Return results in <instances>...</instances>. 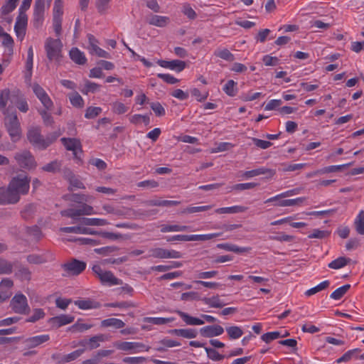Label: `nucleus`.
Instances as JSON below:
<instances>
[{
    "instance_id": "1",
    "label": "nucleus",
    "mask_w": 364,
    "mask_h": 364,
    "mask_svg": "<svg viewBox=\"0 0 364 364\" xmlns=\"http://www.w3.org/2000/svg\"><path fill=\"white\" fill-rule=\"evenodd\" d=\"M9 102L10 104L4 112V124L12 141H16L21 137V130L14 106L23 113L28 111L29 106L26 98L19 90H14L11 92L9 90L1 91V108L8 105Z\"/></svg>"
},
{
    "instance_id": "2",
    "label": "nucleus",
    "mask_w": 364,
    "mask_h": 364,
    "mask_svg": "<svg viewBox=\"0 0 364 364\" xmlns=\"http://www.w3.org/2000/svg\"><path fill=\"white\" fill-rule=\"evenodd\" d=\"M31 178L25 174H19L14 177L7 189L1 192V205L14 204L19 201L21 195L28 193Z\"/></svg>"
},
{
    "instance_id": "3",
    "label": "nucleus",
    "mask_w": 364,
    "mask_h": 364,
    "mask_svg": "<svg viewBox=\"0 0 364 364\" xmlns=\"http://www.w3.org/2000/svg\"><path fill=\"white\" fill-rule=\"evenodd\" d=\"M65 198L68 200L78 203L79 205L75 208H71L62 210L60 212L62 216L76 220L78 217L82 215H91L97 214L92 206L85 203L88 200V197L86 195L73 193L67 195L65 196Z\"/></svg>"
},
{
    "instance_id": "4",
    "label": "nucleus",
    "mask_w": 364,
    "mask_h": 364,
    "mask_svg": "<svg viewBox=\"0 0 364 364\" xmlns=\"http://www.w3.org/2000/svg\"><path fill=\"white\" fill-rule=\"evenodd\" d=\"M61 134L60 132H55L48 134L46 138L41 135L40 127H31L28 129L27 138L31 144L38 149H46L53 144Z\"/></svg>"
},
{
    "instance_id": "5",
    "label": "nucleus",
    "mask_w": 364,
    "mask_h": 364,
    "mask_svg": "<svg viewBox=\"0 0 364 364\" xmlns=\"http://www.w3.org/2000/svg\"><path fill=\"white\" fill-rule=\"evenodd\" d=\"M32 0H23L14 25V31L18 39L22 41L26 35L28 25L26 11L29 9Z\"/></svg>"
},
{
    "instance_id": "6",
    "label": "nucleus",
    "mask_w": 364,
    "mask_h": 364,
    "mask_svg": "<svg viewBox=\"0 0 364 364\" xmlns=\"http://www.w3.org/2000/svg\"><path fill=\"white\" fill-rule=\"evenodd\" d=\"M93 272L103 285L109 287L122 284V281L117 278L111 271L104 270L100 265L95 264L92 267Z\"/></svg>"
},
{
    "instance_id": "7",
    "label": "nucleus",
    "mask_w": 364,
    "mask_h": 364,
    "mask_svg": "<svg viewBox=\"0 0 364 364\" xmlns=\"http://www.w3.org/2000/svg\"><path fill=\"white\" fill-rule=\"evenodd\" d=\"M63 44L61 41L48 38L45 42V50L50 61L58 60L61 55Z\"/></svg>"
},
{
    "instance_id": "8",
    "label": "nucleus",
    "mask_w": 364,
    "mask_h": 364,
    "mask_svg": "<svg viewBox=\"0 0 364 364\" xmlns=\"http://www.w3.org/2000/svg\"><path fill=\"white\" fill-rule=\"evenodd\" d=\"M14 40L11 36L6 33L1 32V45L4 47V58L1 62V70L3 67L7 66L9 63L14 53Z\"/></svg>"
},
{
    "instance_id": "9",
    "label": "nucleus",
    "mask_w": 364,
    "mask_h": 364,
    "mask_svg": "<svg viewBox=\"0 0 364 364\" xmlns=\"http://www.w3.org/2000/svg\"><path fill=\"white\" fill-rule=\"evenodd\" d=\"M114 346L118 350L129 352L130 353L148 352L150 349L149 346H147L140 342L119 341L115 343Z\"/></svg>"
},
{
    "instance_id": "10",
    "label": "nucleus",
    "mask_w": 364,
    "mask_h": 364,
    "mask_svg": "<svg viewBox=\"0 0 364 364\" xmlns=\"http://www.w3.org/2000/svg\"><path fill=\"white\" fill-rule=\"evenodd\" d=\"M10 306L15 313L20 314H26L30 311L27 298L22 293H18L12 298Z\"/></svg>"
},
{
    "instance_id": "11",
    "label": "nucleus",
    "mask_w": 364,
    "mask_h": 364,
    "mask_svg": "<svg viewBox=\"0 0 364 364\" xmlns=\"http://www.w3.org/2000/svg\"><path fill=\"white\" fill-rule=\"evenodd\" d=\"M15 159L20 167L27 170L35 168L37 166L34 156L27 150L16 153Z\"/></svg>"
},
{
    "instance_id": "12",
    "label": "nucleus",
    "mask_w": 364,
    "mask_h": 364,
    "mask_svg": "<svg viewBox=\"0 0 364 364\" xmlns=\"http://www.w3.org/2000/svg\"><path fill=\"white\" fill-rule=\"evenodd\" d=\"M87 264L76 259H72L62 265L63 269L68 275H79L86 268Z\"/></svg>"
},
{
    "instance_id": "13",
    "label": "nucleus",
    "mask_w": 364,
    "mask_h": 364,
    "mask_svg": "<svg viewBox=\"0 0 364 364\" xmlns=\"http://www.w3.org/2000/svg\"><path fill=\"white\" fill-rule=\"evenodd\" d=\"M150 255L153 257L160 259H179L182 257L181 252L178 251L174 250H166L160 247L151 249L150 250Z\"/></svg>"
},
{
    "instance_id": "14",
    "label": "nucleus",
    "mask_w": 364,
    "mask_h": 364,
    "mask_svg": "<svg viewBox=\"0 0 364 364\" xmlns=\"http://www.w3.org/2000/svg\"><path fill=\"white\" fill-rule=\"evenodd\" d=\"M60 140L67 150L73 151L75 158H80V154H82V146L79 139L75 138L63 137Z\"/></svg>"
},
{
    "instance_id": "15",
    "label": "nucleus",
    "mask_w": 364,
    "mask_h": 364,
    "mask_svg": "<svg viewBox=\"0 0 364 364\" xmlns=\"http://www.w3.org/2000/svg\"><path fill=\"white\" fill-rule=\"evenodd\" d=\"M45 5L43 0H36L33 6V22L36 28H38L43 24L44 19Z\"/></svg>"
},
{
    "instance_id": "16",
    "label": "nucleus",
    "mask_w": 364,
    "mask_h": 364,
    "mask_svg": "<svg viewBox=\"0 0 364 364\" xmlns=\"http://www.w3.org/2000/svg\"><path fill=\"white\" fill-rule=\"evenodd\" d=\"M157 64L166 69H169L171 70L176 71L177 73H180L183 71L186 68V63L184 61L180 60H159L157 61Z\"/></svg>"
},
{
    "instance_id": "17",
    "label": "nucleus",
    "mask_w": 364,
    "mask_h": 364,
    "mask_svg": "<svg viewBox=\"0 0 364 364\" xmlns=\"http://www.w3.org/2000/svg\"><path fill=\"white\" fill-rule=\"evenodd\" d=\"M85 349H77L66 355L59 353L53 354L52 358L57 360L59 363H65L73 361L78 358L83 353Z\"/></svg>"
},
{
    "instance_id": "18",
    "label": "nucleus",
    "mask_w": 364,
    "mask_h": 364,
    "mask_svg": "<svg viewBox=\"0 0 364 364\" xmlns=\"http://www.w3.org/2000/svg\"><path fill=\"white\" fill-rule=\"evenodd\" d=\"M224 328L219 325L206 326L200 329L202 336L212 338L220 336L223 333Z\"/></svg>"
},
{
    "instance_id": "19",
    "label": "nucleus",
    "mask_w": 364,
    "mask_h": 364,
    "mask_svg": "<svg viewBox=\"0 0 364 364\" xmlns=\"http://www.w3.org/2000/svg\"><path fill=\"white\" fill-rule=\"evenodd\" d=\"M65 177L68 179L70 183L68 189L73 191L74 189H85V186L84 183L80 180V178L75 176L72 171L67 170L64 173Z\"/></svg>"
},
{
    "instance_id": "20",
    "label": "nucleus",
    "mask_w": 364,
    "mask_h": 364,
    "mask_svg": "<svg viewBox=\"0 0 364 364\" xmlns=\"http://www.w3.org/2000/svg\"><path fill=\"white\" fill-rule=\"evenodd\" d=\"M176 313L180 316L186 324L189 326H200L204 324V321L200 318L193 317L188 314L177 310Z\"/></svg>"
},
{
    "instance_id": "21",
    "label": "nucleus",
    "mask_w": 364,
    "mask_h": 364,
    "mask_svg": "<svg viewBox=\"0 0 364 364\" xmlns=\"http://www.w3.org/2000/svg\"><path fill=\"white\" fill-rule=\"evenodd\" d=\"M170 334L183 337L185 338H194L197 336L198 332L194 328H175L168 331Z\"/></svg>"
},
{
    "instance_id": "22",
    "label": "nucleus",
    "mask_w": 364,
    "mask_h": 364,
    "mask_svg": "<svg viewBox=\"0 0 364 364\" xmlns=\"http://www.w3.org/2000/svg\"><path fill=\"white\" fill-rule=\"evenodd\" d=\"M50 340V336L48 334L38 335L28 338L26 340V344L29 348H36L42 343H44Z\"/></svg>"
},
{
    "instance_id": "23",
    "label": "nucleus",
    "mask_w": 364,
    "mask_h": 364,
    "mask_svg": "<svg viewBox=\"0 0 364 364\" xmlns=\"http://www.w3.org/2000/svg\"><path fill=\"white\" fill-rule=\"evenodd\" d=\"M60 230L61 232L68 233L97 235L96 230L89 228H84L80 226L64 227L61 228Z\"/></svg>"
},
{
    "instance_id": "24",
    "label": "nucleus",
    "mask_w": 364,
    "mask_h": 364,
    "mask_svg": "<svg viewBox=\"0 0 364 364\" xmlns=\"http://www.w3.org/2000/svg\"><path fill=\"white\" fill-rule=\"evenodd\" d=\"M144 203L149 206H161V207H168V206H173L179 205L180 201L177 200H163L161 198H152L148 200H146Z\"/></svg>"
},
{
    "instance_id": "25",
    "label": "nucleus",
    "mask_w": 364,
    "mask_h": 364,
    "mask_svg": "<svg viewBox=\"0 0 364 364\" xmlns=\"http://www.w3.org/2000/svg\"><path fill=\"white\" fill-rule=\"evenodd\" d=\"M14 282L11 279H1V301L9 299L12 295Z\"/></svg>"
},
{
    "instance_id": "26",
    "label": "nucleus",
    "mask_w": 364,
    "mask_h": 364,
    "mask_svg": "<svg viewBox=\"0 0 364 364\" xmlns=\"http://www.w3.org/2000/svg\"><path fill=\"white\" fill-rule=\"evenodd\" d=\"M150 25L157 27H165L170 23V18L166 16L152 15L149 19Z\"/></svg>"
},
{
    "instance_id": "27",
    "label": "nucleus",
    "mask_w": 364,
    "mask_h": 364,
    "mask_svg": "<svg viewBox=\"0 0 364 364\" xmlns=\"http://www.w3.org/2000/svg\"><path fill=\"white\" fill-rule=\"evenodd\" d=\"M201 301L211 308H222L226 304L220 299L219 295H214L210 297H203Z\"/></svg>"
},
{
    "instance_id": "28",
    "label": "nucleus",
    "mask_w": 364,
    "mask_h": 364,
    "mask_svg": "<svg viewBox=\"0 0 364 364\" xmlns=\"http://www.w3.org/2000/svg\"><path fill=\"white\" fill-rule=\"evenodd\" d=\"M100 325L102 328L112 327L115 329H119L124 327L125 323L119 318H109L102 320Z\"/></svg>"
},
{
    "instance_id": "29",
    "label": "nucleus",
    "mask_w": 364,
    "mask_h": 364,
    "mask_svg": "<svg viewBox=\"0 0 364 364\" xmlns=\"http://www.w3.org/2000/svg\"><path fill=\"white\" fill-rule=\"evenodd\" d=\"M218 247L219 249L225 250L226 251L232 252L237 254L247 252L250 250V247H239L236 245L231 243L218 244Z\"/></svg>"
},
{
    "instance_id": "30",
    "label": "nucleus",
    "mask_w": 364,
    "mask_h": 364,
    "mask_svg": "<svg viewBox=\"0 0 364 364\" xmlns=\"http://www.w3.org/2000/svg\"><path fill=\"white\" fill-rule=\"evenodd\" d=\"M69 55L71 60L78 65H84L87 61L84 53L80 51L77 48H73L70 50Z\"/></svg>"
},
{
    "instance_id": "31",
    "label": "nucleus",
    "mask_w": 364,
    "mask_h": 364,
    "mask_svg": "<svg viewBox=\"0 0 364 364\" xmlns=\"http://www.w3.org/2000/svg\"><path fill=\"white\" fill-rule=\"evenodd\" d=\"M247 209V207L242 205H233L230 207L219 208L215 210V213L218 214H234L243 213Z\"/></svg>"
},
{
    "instance_id": "32",
    "label": "nucleus",
    "mask_w": 364,
    "mask_h": 364,
    "mask_svg": "<svg viewBox=\"0 0 364 364\" xmlns=\"http://www.w3.org/2000/svg\"><path fill=\"white\" fill-rule=\"evenodd\" d=\"M75 306L82 310L97 309L100 304L91 299H79L74 301Z\"/></svg>"
},
{
    "instance_id": "33",
    "label": "nucleus",
    "mask_w": 364,
    "mask_h": 364,
    "mask_svg": "<svg viewBox=\"0 0 364 364\" xmlns=\"http://www.w3.org/2000/svg\"><path fill=\"white\" fill-rule=\"evenodd\" d=\"M80 222L87 226H105L109 224L106 219L96 218H82Z\"/></svg>"
},
{
    "instance_id": "34",
    "label": "nucleus",
    "mask_w": 364,
    "mask_h": 364,
    "mask_svg": "<svg viewBox=\"0 0 364 364\" xmlns=\"http://www.w3.org/2000/svg\"><path fill=\"white\" fill-rule=\"evenodd\" d=\"M48 254L45 253L42 255H38V254H32L29 255L27 257V261L30 264H41L43 263H45L48 262Z\"/></svg>"
},
{
    "instance_id": "35",
    "label": "nucleus",
    "mask_w": 364,
    "mask_h": 364,
    "mask_svg": "<svg viewBox=\"0 0 364 364\" xmlns=\"http://www.w3.org/2000/svg\"><path fill=\"white\" fill-rule=\"evenodd\" d=\"M225 331L230 339L236 340L240 338L244 333L242 328L237 326L226 327Z\"/></svg>"
},
{
    "instance_id": "36",
    "label": "nucleus",
    "mask_w": 364,
    "mask_h": 364,
    "mask_svg": "<svg viewBox=\"0 0 364 364\" xmlns=\"http://www.w3.org/2000/svg\"><path fill=\"white\" fill-rule=\"evenodd\" d=\"M129 122L135 125L144 123L147 126L150 123V117L149 114H135L129 117Z\"/></svg>"
},
{
    "instance_id": "37",
    "label": "nucleus",
    "mask_w": 364,
    "mask_h": 364,
    "mask_svg": "<svg viewBox=\"0 0 364 364\" xmlns=\"http://www.w3.org/2000/svg\"><path fill=\"white\" fill-rule=\"evenodd\" d=\"M33 49L32 46H30L27 51V60L26 62V69L27 70V73L26 74V77L29 79L31 77L32 75V69L33 64Z\"/></svg>"
},
{
    "instance_id": "38",
    "label": "nucleus",
    "mask_w": 364,
    "mask_h": 364,
    "mask_svg": "<svg viewBox=\"0 0 364 364\" xmlns=\"http://www.w3.org/2000/svg\"><path fill=\"white\" fill-rule=\"evenodd\" d=\"M356 232L360 235H364V210H360L354 220Z\"/></svg>"
},
{
    "instance_id": "39",
    "label": "nucleus",
    "mask_w": 364,
    "mask_h": 364,
    "mask_svg": "<svg viewBox=\"0 0 364 364\" xmlns=\"http://www.w3.org/2000/svg\"><path fill=\"white\" fill-rule=\"evenodd\" d=\"M224 92L230 96L235 97L237 93V82L233 80H229L223 87Z\"/></svg>"
},
{
    "instance_id": "40",
    "label": "nucleus",
    "mask_w": 364,
    "mask_h": 364,
    "mask_svg": "<svg viewBox=\"0 0 364 364\" xmlns=\"http://www.w3.org/2000/svg\"><path fill=\"white\" fill-rule=\"evenodd\" d=\"M306 200L305 197H299L294 199H286L279 201L277 203H274V205L279 207H288L299 205Z\"/></svg>"
},
{
    "instance_id": "41",
    "label": "nucleus",
    "mask_w": 364,
    "mask_h": 364,
    "mask_svg": "<svg viewBox=\"0 0 364 364\" xmlns=\"http://www.w3.org/2000/svg\"><path fill=\"white\" fill-rule=\"evenodd\" d=\"M330 285V282L328 280H324L319 283L318 285L308 289L305 292V295L307 296H311L319 291H321L326 288H328Z\"/></svg>"
},
{
    "instance_id": "42",
    "label": "nucleus",
    "mask_w": 364,
    "mask_h": 364,
    "mask_svg": "<svg viewBox=\"0 0 364 364\" xmlns=\"http://www.w3.org/2000/svg\"><path fill=\"white\" fill-rule=\"evenodd\" d=\"M174 321V318L146 317L144 321L153 325H164Z\"/></svg>"
},
{
    "instance_id": "43",
    "label": "nucleus",
    "mask_w": 364,
    "mask_h": 364,
    "mask_svg": "<svg viewBox=\"0 0 364 364\" xmlns=\"http://www.w3.org/2000/svg\"><path fill=\"white\" fill-rule=\"evenodd\" d=\"M111 107L112 112L116 114H123L129 110V107L119 101L113 102Z\"/></svg>"
},
{
    "instance_id": "44",
    "label": "nucleus",
    "mask_w": 364,
    "mask_h": 364,
    "mask_svg": "<svg viewBox=\"0 0 364 364\" xmlns=\"http://www.w3.org/2000/svg\"><path fill=\"white\" fill-rule=\"evenodd\" d=\"M350 288V284H345L334 290L330 295L331 299L334 300L341 299Z\"/></svg>"
},
{
    "instance_id": "45",
    "label": "nucleus",
    "mask_w": 364,
    "mask_h": 364,
    "mask_svg": "<svg viewBox=\"0 0 364 364\" xmlns=\"http://www.w3.org/2000/svg\"><path fill=\"white\" fill-rule=\"evenodd\" d=\"M267 171L268 170L265 168H259L251 171H244L240 176L243 178L249 179L255 176L265 174L267 173Z\"/></svg>"
},
{
    "instance_id": "46",
    "label": "nucleus",
    "mask_w": 364,
    "mask_h": 364,
    "mask_svg": "<svg viewBox=\"0 0 364 364\" xmlns=\"http://www.w3.org/2000/svg\"><path fill=\"white\" fill-rule=\"evenodd\" d=\"M349 261H350V259H347L344 257H340L333 260L332 262H331L328 264V267L331 269H339L341 268L344 267L346 265H347V264L348 263Z\"/></svg>"
},
{
    "instance_id": "47",
    "label": "nucleus",
    "mask_w": 364,
    "mask_h": 364,
    "mask_svg": "<svg viewBox=\"0 0 364 364\" xmlns=\"http://www.w3.org/2000/svg\"><path fill=\"white\" fill-rule=\"evenodd\" d=\"M54 323L58 326H65L72 323L74 321V316L66 314H61L58 316L53 318Z\"/></svg>"
},
{
    "instance_id": "48",
    "label": "nucleus",
    "mask_w": 364,
    "mask_h": 364,
    "mask_svg": "<svg viewBox=\"0 0 364 364\" xmlns=\"http://www.w3.org/2000/svg\"><path fill=\"white\" fill-rule=\"evenodd\" d=\"M100 85L95 83V82H91V81H89V80H86L85 82V85H84V87L83 89L81 90V92L84 94V95H87L88 93L91 92V93H95L97 92H98L100 89Z\"/></svg>"
},
{
    "instance_id": "49",
    "label": "nucleus",
    "mask_w": 364,
    "mask_h": 364,
    "mask_svg": "<svg viewBox=\"0 0 364 364\" xmlns=\"http://www.w3.org/2000/svg\"><path fill=\"white\" fill-rule=\"evenodd\" d=\"M105 340V336L103 334L94 336L88 339V349L92 350L98 348L100 346V342Z\"/></svg>"
},
{
    "instance_id": "50",
    "label": "nucleus",
    "mask_w": 364,
    "mask_h": 364,
    "mask_svg": "<svg viewBox=\"0 0 364 364\" xmlns=\"http://www.w3.org/2000/svg\"><path fill=\"white\" fill-rule=\"evenodd\" d=\"M15 275L21 281H29L31 277V272L28 267L21 266Z\"/></svg>"
},
{
    "instance_id": "51",
    "label": "nucleus",
    "mask_w": 364,
    "mask_h": 364,
    "mask_svg": "<svg viewBox=\"0 0 364 364\" xmlns=\"http://www.w3.org/2000/svg\"><path fill=\"white\" fill-rule=\"evenodd\" d=\"M343 166L344 165L328 166H326V167H324L323 168L316 171L314 173L309 174L308 176L310 177L311 176L317 175V174H324V173H332V172H336V171H340Z\"/></svg>"
},
{
    "instance_id": "52",
    "label": "nucleus",
    "mask_w": 364,
    "mask_h": 364,
    "mask_svg": "<svg viewBox=\"0 0 364 364\" xmlns=\"http://www.w3.org/2000/svg\"><path fill=\"white\" fill-rule=\"evenodd\" d=\"M69 100L73 107L82 108L84 106L83 98L76 92L69 95Z\"/></svg>"
},
{
    "instance_id": "53",
    "label": "nucleus",
    "mask_w": 364,
    "mask_h": 364,
    "mask_svg": "<svg viewBox=\"0 0 364 364\" xmlns=\"http://www.w3.org/2000/svg\"><path fill=\"white\" fill-rule=\"evenodd\" d=\"M215 55L227 61H233L235 57L230 51L226 48L218 49L215 51Z\"/></svg>"
},
{
    "instance_id": "54",
    "label": "nucleus",
    "mask_w": 364,
    "mask_h": 364,
    "mask_svg": "<svg viewBox=\"0 0 364 364\" xmlns=\"http://www.w3.org/2000/svg\"><path fill=\"white\" fill-rule=\"evenodd\" d=\"M287 334L282 335L279 331H272L264 333L261 338L266 343H269L274 340H276L281 337H284Z\"/></svg>"
},
{
    "instance_id": "55",
    "label": "nucleus",
    "mask_w": 364,
    "mask_h": 364,
    "mask_svg": "<svg viewBox=\"0 0 364 364\" xmlns=\"http://www.w3.org/2000/svg\"><path fill=\"white\" fill-rule=\"evenodd\" d=\"M220 235V233H209L204 235H190V241H205L213 239Z\"/></svg>"
},
{
    "instance_id": "56",
    "label": "nucleus",
    "mask_w": 364,
    "mask_h": 364,
    "mask_svg": "<svg viewBox=\"0 0 364 364\" xmlns=\"http://www.w3.org/2000/svg\"><path fill=\"white\" fill-rule=\"evenodd\" d=\"M331 234L328 230L314 229L312 232L308 235L309 239H324L328 237Z\"/></svg>"
},
{
    "instance_id": "57",
    "label": "nucleus",
    "mask_w": 364,
    "mask_h": 364,
    "mask_svg": "<svg viewBox=\"0 0 364 364\" xmlns=\"http://www.w3.org/2000/svg\"><path fill=\"white\" fill-rule=\"evenodd\" d=\"M102 110L100 107H88L85 110V117L89 119H94L102 112Z\"/></svg>"
},
{
    "instance_id": "58",
    "label": "nucleus",
    "mask_w": 364,
    "mask_h": 364,
    "mask_svg": "<svg viewBox=\"0 0 364 364\" xmlns=\"http://www.w3.org/2000/svg\"><path fill=\"white\" fill-rule=\"evenodd\" d=\"M112 0H96L95 6L99 13L105 14L109 9V3Z\"/></svg>"
},
{
    "instance_id": "59",
    "label": "nucleus",
    "mask_w": 364,
    "mask_h": 364,
    "mask_svg": "<svg viewBox=\"0 0 364 364\" xmlns=\"http://www.w3.org/2000/svg\"><path fill=\"white\" fill-rule=\"evenodd\" d=\"M208 358L214 361H219L224 358V356L220 354L216 350L211 348L204 347Z\"/></svg>"
},
{
    "instance_id": "60",
    "label": "nucleus",
    "mask_w": 364,
    "mask_h": 364,
    "mask_svg": "<svg viewBox=\"0 0 364 364\" xmlns=\"http://www.w3.org/2000/svg\"><path fill=\"white\" fill-rule=\"evenodd\" d=\"M181 299L183 301H201L202 297L197 291H188L183 293Z\"/></svg>"
},
{
    "instance_id": "61",
    "label": "nucleus",
    "mask_w": 364,
    "mask_h": 364,
    "mask_svg": "<svg viewBox=\"0 0 364 364\" xmlns=\"http://www.w3.org/2000/svg\"><path fill=\"white\" fill-rule=\"evenodd\" d=\"M31 87L33 93L39 100L48 95L46 90L38 83H33Z\"/></svg>"
},
{
    "instance_id": "62",
    "label": "nucleus",
    "mask_w": 364,
    "mask_h": 364,
    "mask_svg": "<svg viewBox=\"0 0 364 364\" xmlns=\"http://www.w3.org/2000/svg\"><path fill=\"white\" fill-rule=\"evenodd\" d=\"M92 326V324L80 323L78 321L70 327V329L73 331L83 332L85 331L90 329Z\"/></svg>"
},
{
    "instance_id": "63",
    "label": "nucleus",
    "mask_w": 364,
    "mask_h": 364,
    "mask_svg": "<svg viewBox=\"0 0 364 364\" xmlns=\"http://www.w3.org/2000/svg\"><path fill=\"white\" fill-rule=\"evenodd\" d=\"M61 166V164L58 161H51L49 164H47L46 165L43 166L42 167V169L47 172H51L55 173L60 170V168Z\"/></svg>"
},
{
    "instance_id": "64",
    "label": "nucleus",
    "mask_w": 364,
    "mask_h": 364,
    "mask_svg": "<svg viewBox=\"0 0 364 364\" xmlns=\"http://www.w3.org/2000/svg\"><path fill=\"white\" fill-rule=\"evenodd\" d=\"M146 361V358L143 356L138 357H124L122 362L127 364H143Z\"/></svg>"
}]
</instances>
